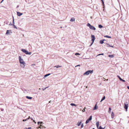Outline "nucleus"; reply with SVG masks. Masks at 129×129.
I'll return each mask as SVG.
<instances>
[{
  "label": "nucleus",
  "instance_id": "f257e3e1",
  "mask_svg": "<svg viewBox=\"0 0 129 129\" xmlns=\"http://www.w3.org/2000/svg\"><path fill=\"white\" fill-rule=\"evenodd\" d=\"M19 62L21 64V67L24 68L25 66V63L23 59L21 58V57L20 56H19Z\"/></svg>",
  "mask_w": 129,
  "mask_h": 129
},
{
  "label": "nucleus",
  "instance_id": "f03ea898",
  "mask_svg": "<svg viewBox=\"0 0 129 129\" xmlns=\"http://www.w3.org/2000/svg\"><path fill=\"white\" fill-rule=\"evenodd\" d=\"M93 72V71L92 70H88L86 71L84 74V75H88L90 73H92Z\"/></svg>",
  "mask_w": 129,
  "mask_h": 129
},
{
  "label": "nucleus",
  "instance_id": "7ed1b4c3",
  "mask_svg": "<svg viewBox=\"0 0 129 129\" xmlns=\"http://www.w3.org/2000/svg\"><path fill=\"white\" fill-rule=\"evenodd\" d=\"M87 25V26L89 27V28L93 30H95V28L93 26L91 25L89 23H88Z\"/></svg>",
  "mask_w": 129,
  "mask_h": 129
},
{
  "label": "nucleus",
  "instance_id": "20e7f679",
  "mask_svg": "<svg viewBox=\"0 0 129 129\" xmlns=\"http://www.w3.org/2000/svg\"><path fill=\"white\" fill-rule=\"evenodd\" d=\"M91 37L92 38V43L91 44V45L89 46H91L92 45V44L93 43V42L95 39V37L94 35H91Z\"/></svg>",
  "mask_w": 129,
  "mask_h": 129
},
{
  "label": "nucleus",
  "instance_id": "39448f33",
  "mask_svg": "<svg viewBox=\"0 0 129 129\" xmlns=\"http://www.w3.org/2000/svg\"><path fill=\"white\" fill-rule=\"evenodd\" d=\"M124 108L125 109H126V111H127L128 107V103L127 102L125 103L124 104Z\"/></svg>",
  "mask_w": 129,
  "mask_h": 129
},
{
  "label": "nucleus",
  "instance_id": "423d86ee",
  "mask_svg": "<svg viewBox=\"0 0 129 129\" xmlns=\"http://www.w3.org/2000/svg\"><path fill=\"white\" fill-rule=\"evenodd\" d=\"M12 33V32L11 30H7V31L6 35H10Z\"/></svg>",
  "mask_w": 129,
  "mask_h": 129
},
{
  "label": "nucleus",
  "instance_id": "0eeeda50",
  "mask_svg": "<svg viewBox=\"0 0 129 129\" xmlns=\"http://www.w3.org/2000/svg\"><path fill=\"white\" fill-rule=\"evenodd\" d=\"M17 14L18 16H20L23 14V13L20 12H17Z\"/></svg>",
  "mask_w": 129,
  "mask_h": 129
},
{
  "label": "nucleus",
  "instance_id": "6e6552de",
  "mask_svg": "<svg viewBox=\"0 0 129 129\" xmlns=\"http://www.w3.org/2000/svg\"><path fill=\"white\" fill-rule=\"evenodd\" d=\"M25 53L26 54H28L29 55H31V52H28L27 50L26 51V52H25Z\"/></svg>",
  "mask_w": 129,
  "mask_h": 129
},
{
  "label": "nucleus",
  "instance_id": "1a4fd4ad",
  "mask_svg": "<svg viewBox=\"0 0 129 129\" xmlns=\"http://www.w3.org/2000/svg\"><path fill=\"white\" fill-rule=\"evenodd\" d=\"M105 40V39L100 40V43L101 44H103L104 43V41Z\"/></svg>",
  "mask_w": 129,
  "mask_h": 129
},
{
  "label": "nucleus",
  "instance_id": "9d476101",
  "mask_svg": "<svg viewBox=\"0 0 129 129\" xmlns=\"http://www.w3.org/2000/svg\"><path fill=\"white\" fill-rule=\"evenodd\" d=\"M75 21V18H72L70 20V21L71 22H73Z\"/></svg>",
  "mask_w": 129,
  "mask_h": 129
},
{
  "label": "nucleus",
  "instance_id": "9b49d317",
  "mask_svg": "<svg viewBox=\"0 0 129 129\" xmlns=\"http://www.w3.org/2000/svg\"><path fill=\"white\" fill-rule=\"evenodd\" d=\"M81 123V121L78 122L77 123V125L78 126H79Z\"/></svg>",
  "mask_w": 129,
  "mask_h": 129
},
{
  "label": "nucleus",
  "instance_id": "f8f14e48",
  "mask_svg": "<svg viewBox=\"0 0 129 129\" xmlns=\"http://www.w3.org/2000/svg\"><path fill=\"white\" fill-rule=\"evenodd\" d=\"M114 114L113 113V112H112V113H111V118H113L114 117Z\"/></svg>",
  "mask_w": 129,
  "mask_h": 129
},
{
  "label": "nucleus",
  "instance_id": "ddd939ff",
  "mask_svg": "<svg viewBox=\"0 0 129 129\" xmlns=\"http://www.w3.org/2000/svg\"><path fill=\"white\" fill-rule=\"evenodd\" d=\"M99 125V121L97 122L96 123V125L97 127L98 128Z\"/></svg>",
  "mask_w": 129,
  "mask_h": 129
},
{
  "label": "nucleus",
  "instance_id": "4468645a",
  "mask_svg": "<svg viewBox=\"0 0 129 129\" xmlns=\"http://www.w3.org/2000/svg\"><path fill=\"white\" fill-rule=\"evenodd\" d=\"M26 97L27 99H29V100H31L32 99V97L29 96H26Z\"/></svg>",
  "mask_w": 129,
  "mask_h": 129
},
{
  "label": "nucleus",
  "instance_id": "2eb2a0df",
  "mask_svg": "<svg viewBox=\"0 0 129 129\" xmlns=\"http://www.w3.org/2000/svg\"><path fill=\"white\" fill-rule=\"evenodd\" d=\"M61 67V66H60L59 65H58L57 66H55L54 67V68L56 67L57 68H60V67Z\"/></svg>",
  "mask_w": 129,
  "mask_h": 129
},
{
  "label": "nucleus",
  "instance_id": "dca6fc26",
  "mask_svg": "<svg viewBox=\"0 0 129 129\" xmlns=\"http://www.w3.org/2000/svg\"><path fill=\"white\" fill-rule=\"evenodd\" d=\"M43 127H44L46 128L45 127L42 126V125H40V126L39 127V128H43Z\"/></svg>",
  "mask_w": 129,
  "mask_h": 129
},
{
  "label": "nucleus",
  "instance_id": "f3484780",
  "mask_svg": "<svg viewBox=\"0 0 129 129\" xmlns=\"http://www.w3.org/2000/svg\"><path fill=\"white\" fill-rule=\"evenodd\" d=\"M26 50L24 49H21V51L24 53H25V52H26Z\"/></svg>",
  "mask_w": 129,
  "mask_h": 129
},
{
  "label": "nucleus",
  "instance_id": "a211bd4d",
  "mask_svg": "<svg viewBox=\"0 0 129 129\" xmlns=\"http://www.w3.org/2000/svg\"><path fill=\"white\" fill-rule=\"evenodd\" d=\"M50 74H46V75H45L44 76V78L45 77L49 75Z\"/></svg>",
  "mask_w": 129,
  "mask_h": 129
},
{
  "label": "nucleus",
  "instance_id": "6ab92c4d",
  "mask_svg": "<svg viewBox=\"0 0 129 129\" xmlns=\"http://www.w3.org/2000/svg\"><path fill=\"white\" fill-rule=\"evenodd\" d=\"M92 116H90L89 118L88 119L90 121L92 120Z\"/></svg>",
  "mask_w": 129,
  "mask_h": 129
},
{
  "label": "nucleus",
  "instance_id": "aec40b11",
  "mask_svg": "<svg viewBox=\"0 0 129 129\" xmlns=\"http://www.w3.org/2000/svg\"><path fill=\"white\" fill-rule=\"evenodd\" d=\"M99 28H101L103 27V26L101 25H99Z\"/></svg>",
  "mask_w": 129,
  "mask_h": 129
},
{
  "label": "nucleus",
  "instance_id": "412c9836",
  "mask_svg": "<svg viewBox=\"0 0 129 129\" xmlns=\"http://www.w3.org/2000/svg\"><path fill=\"white\" fill-rule=\"evenodd\" d=\"M89 121H90V120L88 119L86 120V121L85 122V123L86 124H87V123H88L89 122Z\"/></svg>",
  "mask_w": 129,
  "mask_h": 129
},
{
  "label": "nucleus",
  "instance_id": "4be33fe9",
  "mask_svg": "<svg viewBox=\"0 0 129 129\" xmlns=\"http://www.w3.org/2000/svg\"><path fill=\"white\" fill-rule=\"evenodd\" d=\"M107 47H113V46H111L109 44H107Z\"/></svg>",
  "mask_w": 129,
  "mask_h": 129
},
{
  "label": "nucleus",
  "instance_id": "5701e85b",
  "mask_svg": "<svg viewBox=\"0 0 129 129\" xmlns=\"http://www.w3.org/2000/svg\"><path fill=\"white\" fill-rule=\"evenodd\" d=\"M104 37H106V38H111V37H110V36H105Z\"/></svg>",
  "mask_w": 129,
  "mask_h": 129
},
{
  "label": "nucleus",
  "instance_id": "b1692460",
  "mask_svg": "<svg viewBox=\"0 0 129 129\" xmlns=\"http://www.w3.org/2000/svg\"><path fill=\"white\" fill-rule=\"evenodd\" d=\"M70 105L72 106H76L75 104L73 103L71 104Z\"/></svg>",
  "mask_w": 129,
  "mask_h": 129
},
{
  "label": "nucleus",
  "instance_id": "393cba45",
  "mask_svg": "<svg viewBox=\"0 0 129 129\" xmlns=\"http://www.w3.org/2000/svg\"><path fill=\"white\" fill-rule=\"evenodd\" d=\"M109 57H114V55H108Z\"/></svg>",
  "mask_w": 129,
  "mask_h": 129
},
{
  "label": "nucleus",
  "instance_id": "a878e982",
  "mask_svg": "<svg viewBox=\"0 0 129 129\" xmlns=\"http://www.w3.org/2000/svg\"><path fill=\"white\" fill-rule=\"evenodd\" d=\"M96 105H95V106L94 107V108L93 109V110H96L97 109V108H96Z\"/></svg>",
  "mask_w": 129,
  "mask_h": 129
},
{
  "label": "nucleus",
  "instance_id": "bb28decb",
  "mask_svg": "<svg viewBox=\"0 0 129 129\" xmlns=\"http://www.w3.org/2000/svg\"><path fill=\"white\" fill-rule=\"evenodd\" d=\"M120 80L121 81L123 82H124L125 81V80H124L122 79L121 78H120Z\"/></svg>",
  "mask_w": 129,
  "mask_h": 129
},
{
  "label": "nucleus",
  "instance_id": "cd10ccee",
  "mask_svg": "<svg viewBox=\"0 0 129 129\" xmlns=\"http://www.w3.org/2000/svg\"><path fill=\"white\" fill-rule=\"evenodd\" d=\"M111 108H109V110L108 111L109 113H110L111 111Z\"/></svg>",
  "mask_w": 129,
  "mask_h": 129
},
{
  "label": "nucleus",
  "instance_id": "c85d7f7f",
  "mask_svg": "<svg viewBox=\"0 0 129 129\" xmlns=\"http://www.w3.org/2000/svg\"><path fill=\"white\" fill-rule=\"evenodd\" d=\"M13 25L14 26V28L17 29V27L14 25V24H13Z\"/></svg>",
  "mask_w": 129,
  "mask_h": 129
},
{
  "label": "nucleus",
  "instance_id": "c756f323",
  "mask_svg": "<svg viewBox=\"0 0 129 129\" xmlns=\"http://www.w3.org/2000/svg\"><path fill=\"white\" fill-rule=\"evenodd\" d=\"M75 55H80V54L78 53H75Z\"/></svg>",
  "mask_w": 129,
  "mask_h": 129
},
{
  "label": "nucleus",
  "instance_id": "7c9ffc66",
  "mask_svg": "<svg viewBox=\"0 0 129 129\" xmlns=\"http://www.w3.org/2000/svg\"><path fill=\"white\" fill-rule=\"evenodd\" d=\"M105 99V96H104V97L102 98V101H103Z\"/></svg>",
  "mask_w": 129,
  "mask_h": 129
},
{
  "label": "nucleus",
  "instance_id": "2f4dec72",
  "mask_svg": "<svg viewBox=\"0 0 129 129\" xmlns=\"http://www.w3.org/2000/svg\"><path fill=\"white\" fill-rule=\"evenodd\" d=\"M13 24H14V17L13 16Z\"/></svg>",
  "mask_w": 129,
  "mask_h": 129
},
{
  "label": "nucleus",
  "instance_id": "473e14b6",
  "mask_svg": "<svg viewBox=\"0 0 129 129\" xmlns=\"http://www.w3.org/2000/svg\"><path fill=\"white\" fill-rule=\"evenodd\" d=\"M104 128H105V127L104 128H102V127L101 126H100L99 127V129H104Z\"/></svg>",
  "mask_w": 129,
  "mask_h": 129
},
{
  "label": "nucleus",
  "instance_id": "72a5a7b5",
  "mask_svg": "<svg viewBox=\"0 0 129 129\" xmlns=\"http://www.w3.org/2000/svg\"><path fill=\"white\" fill-rule=\"evenodd\" d=\"M31 120H33V121L34 122H35V123H36V122H35V120H34L33 119V118H31Z\"/></svg>",
  "mask_w": 129,
  "mask_h": 129
},
{
  "label": "nucleus",
  "instance_id": "f704fd0d",
  "mask_svg": "<svg viewBox=\"0 0 129 129\" xmlns=\"http://www.w3.org/2000/svg\"><path fill=\"white\" fill-rule=\"evenodd\" d=\"M86 108L85 107L84 108V109H83V110H82V112H84V111H85V109Z\"/></svg>",
  "mask_w": 129,
  "mask_h": 129
},
{
  "label": "nucleus",
  "instance_id": "c9c22d12",
  "mask_svg": "<svg viewBox=\"0 0 129 129\" xmlns=\"http://www.w3.org/2000/svg\"><path fill=\"white\" fill-rule=\"evenodd\" d=\"M83 123L81 124V128H82L83 127Z\"/></svg>",
  "mask_w": 129,
  "mask_h": 129
},
{
  "label": "nucleus",
  "instance_id": "e433bc0d",
  "mask_svg": "<svg viewBox=\"0 0 129 129\" xmlns=\"http://www.w3.org/2000/svg\"><path fill=\"white\" fill-rule=\"evenodd\" d=\"M104 55V53H102V54H99L98 55V56H99V55Z\"/></svg>",
  "mask_w": 129,
  "mask_h": 129
},
{
  "label": "nucleus",
  "instance_id": "4c0bfd02",
  "mask_svg": "<svg viewBox=\"0 0 129 129\" xmlns=\"http://www.w3.org/2000/svg\"><path fill=\"white\" fill-rule=\"evenodd\" d=\"M27 119H25L23 120V121H27Z\"/></svg>",
  "mask_w": 129,
  "mask_h": 129
},
{
  "label": "nucleus",
  "instance_id": "58836bf2",
  "mask_svg": "<svg viewBox=\"0 0 129 129\" xmlns=\"http://www.w3.org/2000/svg\"><path fill=\"white\" fill-rule=\"evenodd\" d=\"M117 77L119 78V80H120V78H121L118 75L117 76Z\"/></svg>",
  "mask_w": 129,
  "mask_h": 129
},
{
  "label": "nucleus",
  "instance_id": "ea45409f",
  "mask_svg": "<svg viewBox=\"0 0 129 129\" xmlns=\"http://www.w3.org/2000/svg\"><path fill=\"white\" fill-rule=\"evenodd\" d=\"M40 124H43L44 123H43V122H40Z\"/></svg>",
  "mask_w": 129,
  "mask_h": 129
},
{
  "label": "nucleus",
  "instance_id": "a19ab883",
  "mask_svg": "<svg viewBox=\"0 0 129 129\" xmlns=\"http://www.w3.org/2000/svg\"><path fill=\"white\" fill-rule=\"evenodd\" d=\"M46 89V88H42V89L43 90H45Z\"/></svg>",
  "mask_w": 129,
  "mask_h": 129
},
{
  "label": "nucleus",
  "instance_id": "79ce46f5",
  "mask_svg": "<svg viewBox=\"0 0 129 129\" xmlns=\"http://www.w3.org/2000/svg\"><path fill=\"white\" fill-rule=\"evenodd\" d=\"M30 116H29V117H28V118H27V120H28V119H30Z\"/></svg>",
  "mask_w": 129,
  "mask_h": 129
},
{
  "label": "nucleus",
  "instance_id": "37998d69",
  "mask_svg": "<svg viewBox=\"0 0 129 129\" xmlns=\"http://www.w3.org/2000/svg\"><path fill=\"white\" fill-rule=\"evenodd\" d=\"M78 66H80V65H77L75 67H78Z\"/></svg>",
  "mask_w": 129,
  "mask_h": 129
},
{
  "label": "nucleus",
  "instance_id": "c03bdc74",
  "mask_svg": "<svg viewBox=\"0 0 129 129\" xmlns=\"http://www.w3.org/2000/svg\"><path fill=\"white\" fill-rule=\"evenodd\" d=\"M27 129H31V128L30 127H28Z\"/></svg>",
  "mask_w": 129,
  "mask_h": 129
},
{
  "label": "nucleus",
  "instance_id": "a18cd8bd",
  "mask_svg": "<svg viewBox=\"0 0 129 129\" xmlns=\"http://www.w3.org/2000/svg\"><path fill=\"white\" fill-rule=\"evenodd\" d=\"M127 88L128 89H129V86H127Z\"/></svg>",
  "mask_w": 129,
  "mask_h": 129
},
{
  "label": "nucleus",
  "instance_id": "49530a36",
  "mask_svg": "<svg viewBox=\"0 0 129 129\" xmlns=\"http://www.w3.org/2000/svg\"><path fill=\"white\" fill-rule=\"evenodd\" d=\"M40 122H38V124H39V123H40Z\"/></svg>",
  "mask_w": 129,
  "mask_h": 129
},
{
  "label": "nucleus",
  "instance_id": "de8ad7c7",
  "mask_svg": "<svg viewBox=\"0 0 129 129\" xmlns=\"http://www.w3.org/2000/svg\"><path fill=\"white\" fill-rule=\"evenodd\" d=\"M102 1V3L103 4H104V2H103V1Z\"/></svg>",
  "mask_w": 129,
  "mask_h": 129
},
{
  "label": "nucleus",
  "instance_id": "09e8293b",
  "mask_svg": "<svg viewBox=\"0 0 129 129\" xmlns=\"http://www.w3.org/2000/svg\"><path fill=\"white\" fill-rule=\"evenodd\" d=\"M4 0H2V1L1 2V3L4 1Z\"/></svg>",
  "mask_w": 129,
  "mask_h": 129
},
{
  "label": "nucleus",
  "instance_id": "8fccbe9b",
  "mask_svg": "<svg viewBox=\"0 0 129 129\" xmlns=\"http://www.w3.org/2000/svg\"><path fill=\"white\" fill-rule=\"evenodd\" d=\"M51 102V101H49V103H50Z\"/></svg>",
  "mask_w": 129,
  "mask_h": 129
},
{
  "label": "nucleus",
  "instance_id": "3c124183",
  "mask_svg": "<svg viewBox=\"0 0 129 129\" xmlns=\"http://www.w3.org/2000/svg\"><path fill=\"white\" fill-rule=\"evenodd\" d=\"M13 25V24H9V25Z\"/></svg>",
  "mask_w": 129,
  "mask_h": 129
},
{
  "label": "nucleus",
  "instance_id": "603ef678",
  "mask_svg": "<svg viewBox=\"0 0 129 129\" xmlns=\"http://www.w3.org/2000/svg\"><path fill=\"white\" fill-rule=\"evenodd\" d=\"M48 87H49L48 86V87H46L45 88H48Z\"/></svg>",
  "mask_w": 129,
  "mask_h": 129
},
{
  "label": "nucleus",
  "instance_id": "864d4df0",
  "mask_svg": "<svg viewBox=\"0 0 129 129\" xmlns=\"http://www.w3.org/2000/svg\"><path fill=\"white\" fill-rule=\"evenodd\" d=\"M103 101H102V100L101 99V101H100V102H101Z\"/></svg>",
  "mask_w": 129,
  "mask_h": 129
},
{
  "label": "nucleus",
  "instance_id": "5fc2aeb1",
  "mask_svg": "<svg viewBox=\"0 0 129 129\" xmlns=\"http://www.w3.org/2000/svg\"><path fill=\"white\" fill-rule=\"evenodd\" d=\"M1 111H3V109H1Z\"/></svg>",
  "mask_w": 129,
  "mask_h": 129
},
{
  "label": "nucleus",
  "instance_id": "6e6d98bb",
  "mask_svg": "<svg viewBox=\"0 0 129 129\" xmlns=\"http://www.w3.org/2000/svg\"><path fill=\"white\" fill-rule=\"evenodd\" d=\"M19 7V6H17V7Z\"/></svg>",
  "mask_w": 129,
  "mask_h": 129
},
{
  "label": "nucleus",
  "instance_id": "4d7b16f0",
  "mask_svg": "<svg viewBox=\"0 0 129 129\" xmlns=\"http://www.w3.org/2000/svg\"><path fill=\"white\" fill-rule=\"evenodd\" d=\"M62 27H60V28H62Z\"/></svg>",
  "mask_w": 129,
  "mask_h": 129
},
{
  "label": "nucleus",
  "instance_id": "13d9d810",
  "mask_svg": "<svg viewBox=\"0 0 129 129\" xmlns=\"http://www.w3.org/2000/svg\"><path fill=\"white\" fill-rule=\"evenodd\" d=\"M92 129H95L94 128H93Z\"/></svg>",
  "mask_w": 129,
  "mask_h": 129
},
{
  "label": "nucleus",
  "instance_id": "bf43d9fd",
  "mask_svg": "<svg viewBox=\"0 0 129 129\" xmlns=\"http://www.w3.org/2000/svg\"><path fill=\"white\" fill-rule=\"evenodd\" d=\"M39 90H40V88H39Z\"/></svg>",
  "mask_w": 129,
  "mask_h": 129
}]
</instances>
